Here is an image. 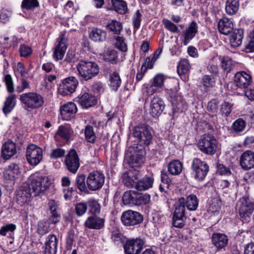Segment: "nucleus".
<instances>
[{
  "label": "nucleus",
  "instance_id": "1",
  "mask_svg": "<svg viewBox=\"0 0 254 254\" xmlns=\"http://www.w3.org/2000/svg\"><path fill=\"white\" fill-rule=\"evenodd\" d=\"M77 75L81 80L87 81L96 76L99 72V66L95 62L81 60L76 64Z\"/></svg>",
  "mask_w": 254,
  "mask_h": 254
},
{
  "label": "nucleus",
  "instance_id": "2",
  "mask_svg": "<svg viewBox=\"0 0 254 254\" xmlns=\"http://www.w3.org/2000/svg\"><path fill=\"white\" fill-rule=\"evenodd\" d=\"M185 201V198L182 197L178 199L175 205L172 224L176 228H182L185 225L187 219Z\"/></svg>",
  "mask_w": 254,
  "mask_h": 254
},
{
  "label": "nucleus",
  "instance_id": "3",
  "mask_svg": "<svg viewBox=\"0 0 254 254\" xmlns=\"http://www.w3.org/2000/svg\"><path fill=\"white\" fill-rule=\"evenodd\" d=\"M198 146L200 150L204 153L214 155L217 149V141L212 135L204 134L199 140Z\"/></svg>",
  "mask_w": 254,
  "mask_h": 254
},
{
  "label": "nucleus",
  "instance_id": "4",
  "mask_svg": "<svg viewBox=\"0 0 254 254\" xmlns=\"http://www.w3.org/2000/svg\"><path fill=\"white\" fill-rule=\"evenodd\" d=\"M20 100L26 109H38L42 107L44 103L43 97L35 92L22 94L20 96Z\"/></svg>",
  "mask_w": 254,
  "mask_h": 254
},
{
  "label": "nucleus",
  "instance_id": "5",
  "mask_svg": "<svg viewBox=\"0 0 254 254\" xmlns=\"http://www.w3.org/2000/svg\"><path fill=\"white\" fill-rule=\"evenodd\" d=\"M51 184L50 179L46 176H34L31 177V182L28 186L35 195L43 193Z\"/></svg>",
  "mask_w": 254,
  "mask_h": 254
},
{
  "label": "nucleus",
  "instance_id": "6",
  "mask_svg": "<svg viewBox=\"0 0 254 254\" xmlns=\"http://www.w3.org/2000/svg\"><path fill=\"white\" fill-rule=\"evenodd\" d=\"M105 181L104 174L99 171H93L89 174L86 179V185L91 190H97L103 186Z\"/></svg>",
  "mask_w": 254,
  "mask_h": 254
},
{
  "label": "nucleus",
  "instance_id": "7",
  "mask_svg": "<svg viewBox=\"0 0 254 254\" xmlns=\"http://www.w3.org/2000/svg\"><path fill=\"white\" fill-rule=\"evenodd\" d=\"M43 158V150L39 146L31 144L29 145L26 149V159L32 166L37 165Z\"/></svg>",
  "mask_w": 254,
  "mask_h": 254
},
{
  "label": "nucleus",
  "instance_id": "8",
  "mask_svg": "<svg viewBox=\"0 0 254 254\" xmlns=\"http://www.w3.org/2000/svg\"><path fill=\"white\" fill-rule=\"evenodd\" d=\"M191 168L194 174V178L198 181L203 180L209 171L207 164L197 158L193 159Z\"/></svg>",
  "mask_w": 254,
  "mask_h": 254
},
{
  "label": "nucleus",
  "instance_id": "9",
  "mask_svg": "<svg viewBox=\"0 0 254 254\" xmlns=\"http://www.w3.org/2000/svg\"><path fill=\"white\" fill-rule=\"evenodd\" d=\"M130 134L147 145H149L152 140V135L151 132L143 125L134 127Z\"/></svg>",
  "mask_w": 254,
  "mask_h": 254
},
{
  "label": "nucleus",
  "instance_id": "10",
  "mask_svg": "<svg viewBox=\"0 0 254 254\" xmlns=\"http://www.w3.org/2000/svg\"><path fill=\"white\" fill-rule=\"evenodd\" d=\"M123 224L127 226H134L143 220L142 215L138 212L128 210L124 211L121 216Z\"/></svg>",
  "mask_w": 254,
  "mask_h": 254
},
{
  "label": "nucleus",
  "instance_id": "11",
  "mask_svg": "<svg viewBox=\"0 0 254 254\" xmlns=\"http://www.w3.org/2000/svg\"><path fill=\"white\" fill-rule=\"evenodd\" d=\"M237 209L241 218L244 219L250 218L254 210V205L246 197H243L237 202Z\"/></svg>",
  "mask_w": 254,
  "mask_h": 254
},
{
  "label": "nucleus",
  "instance_id": "12",
  "mask_svg": "<svg viewBox=\"0 0 254 254\" xmlns=\"http://www.w3.org/2000/svg\"><path fill=\"white\" fill-rule=\"evenodd\" d=\"M78 84V81L73 76L64 79L59 88V92L63 96L70 95L74 92Z\"/></svg>",
  "mask_w": 254,
  "mask_h": 254
},
{
  "label": "nucleus",
  "instance_id": "13",
  "mask_svg": "<svg viewBox=\"0 0 254 254\" xmlns=\"http://www.w3.org/2000/svg\"><path fill=\"white\" fill-rule=\"evenodd\" d=\"M64 162L70 172L73 174L76 173L80 164L78 156L74 150H71L66 155Z\"/></svg>",
  "mask_w": 254,
  "mask_h": 254
},
{
  "label": "nucleus",
  "instance_id": "14",
  "mask_svg": "<svg viewBox=\"0 0 254 254\" xmlns=\"http://www.w3.org/2000/svg\"><path fill=\"white\" fill-rule=\"evenodd\" d=\"M144 243L140 239L127 241L124 250L126 254H138L142 249Z\"/></svg>",
  "mask_w": 254,
  "mask_h": 254
},
{
  "label": "nucleus",
  "instance_id": "15",
  "mask_svg": "<svg viewBox=\"0 0 254 254\" xmlns=\"http://www.w3.org/2000/svg\"><path fill=\"white\" fill-rule=\"evenodd\" d=\"M234 84L241 89H247L252 82L251 76L244 71L237 72L234 77Z\"/></svg>",
  "mask_w": 254,
  "mask_h": 254
},
{
  "label": "nucleus",
  "instance_id": "16",
  "mask_svg": "<svg viewBox=\"0 0 254 254\" xmlns=\"http://www.w3.org/2000/svg\"><path fill=\"white\" fill-rule=\"evenodd\" d=\"M165 108L164 101L158 96H154L150 101L149 113L153 118L161 115Z\"/></svg>",
  "mask_w": 254,
  "mask_h": 254
},
{
  "label": "nucleus",
  "instance_id": "17",
  "mask_svg": "<svg viewBox=\"0 0 254 254\" xmlns=\"http://www.w3.org/2000/svg\"><path fill=\"white\" fill-rule=\"evenodd\" d=\"M57 44L55 46L53 58L57 61L63 58L66 50V39L64 35L62 34L57 40Z\"/></svg>",
  "mask_w": 254,
  "mask_h": 254
},
{
  "label": "nucleus",
  "instance_id": "18",
  "mask_svg": "<svg viewBox=\"0 0 254 254\" xmlns=\"http://www.w3.org/2000/svg\"><path fill=\"white\" fill-rule=\"evenodd\" d=\"M240 165L245 171L249 170L254 167V153L251 151H246L241 156Z\"/></svg>",
  "mask_w": 254,
  "mask_h": 254
},
{
  "label": "nucleus",
  "instance_id": "19",
  "mask_svg": "<svg viewBox=\"0 0 254 254\" xmlns=\"http://www.w3.org/2000/svg\"><path fill=\"white\" fill-rule=\"evenodd\" d=\"M60 110L63 119L68 121L74 117L77 109L74 103L68 102L61 106Z\"/></svg>",
  "mask_w": 254,
  "mask_h": 254
},
{
  "label": "nucleus",
  "instance_id": "20",
  "mask_svg": "<svg viewBox=\"0 0 254 254\" xmlns=\"http://www.w3.org/2000/svg\"><path fill=\"white\" fill-rule=\"evenodd\" d=\"M16 153L15 143L11 140L5 142L1 148V156L4 160H8Z\"/></svg>",
  "mask_w": 254,
  "mask_h": 254
},
{
  "label": "nucleus",
  "instance_id": "21",
  "mask_svg": "<svg viewBox=\"0 0 254 254\" xmlns=\"http://www.w3.org/2000/svg\"><path fill=\"white\" fill-rule=\"evenodd\" d=\"M105 219L93 215L87 218L84 223L86 227L91 229H101L104 226Z\"/></svg>",
  "mask_w": 254,
  "mask_h": 254
},
{
  "label": "nucleus",
  "instance_id": "22",
  "mask_svg": "<svg viewBox=\"0 0 254 254\" xmlns=\"http://www.w3.org/2000/svg\"><path fill=\"white\" fill-rule=\"evenodd\" d=\"M139 175V172L135 170H129L123 174L122 176L123 182L127 187H133Z\"/></svg>",
  "mask_w": 254,
  "mask_h": 254
},
{
  "label": "nucleus",
  "instance_id": "23",
  "mask_svg": "<svg viewBox=\"0 0 254 254\" xmlns=\"http://www.w3.org/2000/svg\"><path fill=\"white\" fill-rule=\"evenodd\" d=\"M58 239L53 234L48 236L45 242V254H56L57 250Z\"/></svg>",
  "mask_w": 254,
  "mask_h": 254
},
{
  "label": "nucleus",
  "instance_id": "24",
  "mask_svg": "<svg viewBox=\"0 0 254 254\" xmlns=\"http://www.w3.org/2000/svg\"><path fill=\"white\" fill-rule=\"evenodd\" d=\"M212 244L217 249L220 250L225 247L228 244L227 237L221 233H213L211 236Z\"/></svg>",
  "mask_w": 254,
  "mask_h": 254
},
{
  "label": "nucleus",
  "instance_id": "25",
  "mask_svg": "<svg viewBox=\"0 0 254 254\" xmlns=\"http://www.w3.org/2000/svg\"><path fill=\"white\" fill-rule=\"evenodd\" d=\"M218 28L221 33L224 35H228L233 31V24L230 19L223 17L219 20L218 23Z\"/></svg>",
  "mask_w": 254,
  "mask_h": 254
},
{
  "label": "nucleus",
  "instance_id": "26",
  "mask_svg": "<svg viewBox=\"0 0 254 254\" xmlns=\"http://www.w3.org/2000/svg\"><path fill=\"white\" fill-rule=\"evenodd\" d=\"M243 30L242 29H235L229 37L230 43L232 47H239L242 43L243 38Z\"/></svg>",
  "mask_w": 254,
  "mask_h": 254
},
{
  "label": "nucleus",
  "instance_id": "27",
  "mask_svg": "<svg viewBox=\"0 0 254 254\" xmlns=\"http://www.w3.org/2000/svg\"><path fill=\"white\" fill-rule=\"evenodd\" d=\"M20 173L19 166L15 163H11L5 170L4 177L7 180L14 181Z\"/></svg>",
  "mask_w": 254,
  "mask_h": 254
},
{
  "label": "nucleus",
  "instance_id": "28",
  "mask_svg": "<svg viewBox=\"0 0 254 254\" xmlns=\"http://www.w3.org/2000/svg\"><path fill=\"white\" fill-rule=\"evenodd\" d=\"M48 206L50 211L51 218L52 222L56 223L59 221L60 215L59 213V202L54 199L49 200Z\"/></svg>",
  "mask_w": 254,
  "mask_h": 254
},
{
  "label": "nucleus",
  "instance_id": "29",
  "mask_svg": "<svg viewBox=\"0 0 254 254\" xmlns=\"http://www.w3.org/2000/svg\"><path fill=\"white\" fill-rule=\"evenodd\" d=\"M77 101L84 108H87L96 104L95 97L87 93H83L77 98Z\"/></svg>",
  "mask_w": 254,
  "mask_h": 254
},
{
  "label": "nucleus",
  "instance_id": "30",
  "mask_svg": "<svg viewBox=\"0 0 254 254\" xmlns=\"http://www.w3.org/2000/svg\"><path fill=\"white\" fill-rule=\"evenodd\" d=\"M198 32V25L196 22L192 21L187 28L184 37V45L189 44L190 41L195 36Z\"/></svg>",
  "mask_w": 254,
  "mask_h": 254
},
{
  "label": "nucleus",
  "instance_id": "31",
  "mask_svg": "<svg viewBox=\"0 0 254 254\" xmlns=\"http://www.w3.org/2000/svg\"><path fill=\"white\" fill-rule=\"evenodd\" d=\"M89 37L91 40L96 42H102L106 39V32L98 28H93L89 32Z\"/></svg>",
  "mask_w": 254,
  "mask_h": 254
},
{
  "label": "nucleus",
  "instance_id": "32",
  "mask_svg": "<svg viewBox=\"0 0 254 254\" xmlns=\"http://www.w3.org/2000/svg\"><path fill=\"white\" fill-rule=\"evenodd\" d=\"M246 127V121L242 118L237 119L231 126V132L235 135H241Z\"/></svg>",
  "mask_w": 254,
  "mask_h": 254
},
{
  "label": "nucleus",
  "instance_id": "33",
  "mask_svg": "<svg viewBox=\"0 0 254 254\" xmlns=\"http://www.w3.org/2000/svg\"><path fill=\"white\" fill-rule=\"evenodd\" d=\"M154 179L151 177H145L139 180L135 184V188L139 191L145 190L151 188Z\"/></svg>",
  "mask_w": 254,
  "mask_h": 254
},
{
  "label": "nucleus",
  "instance_id": "34",
  "mask_svg": "<svg viewBox=\"0 0 254 254\" xmlns=\"http://www.w3.org/2000/svg\"><path fill=\"white\" fill-rule=\"evenodd\" d=\"M16 104V97L14 95L8 96L4 103L2 111L5 114L9 113L14 108Z\"/></svg>",
  "mask_w": 254,
  "mask_h": 254
},
{
  "label": "nucleus",
  "instance_id": "35",
  "mask_svg": "<svg viewBox=\"0 0 254 254\" xmlns=\"http://www.w3.org/2000/svg\"><path fill=\"white\" fill-rule=\"evenodd\" d=\"M183 169V165L182 163L178 160H174L169 163L168 165V170L169 172L173 175H178L180 174Z\"/></svg>",
  "mask_w": 254,
  "mask_h": 254
},
{
  "label": "nucleus",
  "instance_id": "36",
  "mask_svg": "<svg viewBox=\"0 0 254 254\" xmlns=\"http://www.w3.org/2000/svg\"><path fill=\"white\" fill-rule=\"evenodd\" d=\"M113 9L120 14H125L127 10V3L123 0H111Z\"/></svg>",
  "mask_w": 254,
  "mask_h": 254
},
{
  "label": "nucleus",
  "instance_id": "37",
  "mask_svg": "<svg viewBox=\"0 0 254 254\" xmlns=\"http://www.w3.org/2000/svg\"><path fill=\"white\" fill-rule=\"evenodd\" d=\"M32 193V191L29 186L22 187L18 192V199L21 200L22 202H26L30 199Z\"/></svg>",
  "mask_w": 254,
  "mask_h": 254
},
{
  "label": "nucleus",
  "instance_id": "38",
  "mask_svg": "<svg viewBox=\"0 0 254 254\" xmlns=\"http://www.w3.org/2000/svg\"><path fill=\"white\" fill-rule=\"evenodd\" d=\"M239 8V2L238 0H227L225 5V11L229 15H233L237 13Z\"/></svg>",
  "mask_w": 254,
  "mask_h": 254
},
{
  "label": "nucleus",
  "instance_id": "39",
  "mask_svg": "<svg viewBox=\"0 0 254 254\" xmlns=\"http://www.w3.org/2000/svg\"><path fill=\"white\" fill-rule=\"evenodd\" d=\"M143 156L136 152L130 156L128 159V163L131 167L133 168H136L140 166L143 163Z\"/></svg>",
  "mask_w": 254,
  "mask_h": 254
},
{
  "label": "nucleus",
  "instance_id": "40",
  "mask_svg": "<svg viewBox=\"0 0 254 254\" xmlns=\"http://www.w3.org/2000/svg\"><path fill=\"white\" fill-rule=\"evenodd\" d=\"M185 206L190 211L195 210L198 205V199L196 196L193 194H190L186 199Z\"/></svg>",
  "mask_w": 254,
  "mask_h": 254
},
{
  "label": "nucleus",
  "instance_id": "41",
  "mask_svg": "<svg viewBox=\"0 0 254 254\" xmlns=\"http://www.w3.org/2000/svg\"><path fill=\"white\" fill-rule=\"evenodd\" d=\"M72 133V130L69 126H61L56 132V136L59 135L62 138L67 140L69 139Z\"/></svg>",
  "mask_w": 254,
  "mask_h": 254
},
{
  "label": "nucleus",
  "instance_id": "42",
  "mask_svg": "<svg viewBox=\"0 0 254 254\" xmlns=\"http://www.w3.org/2000/svg\"><path fill=\"white\" fill-rule=\"evenodd\" d=\"M16 228V226L12 223L5 225L0 228V235L3 236L7 235L12 238Z\"/></svg>",
  "mask_w": 254,
  "mask_h": 254
},
{
  "label": "nucleus",
  "instance_id": "43",
  "mask_svg": "<svg viewBox=\"0 0 254 254\" xmlns=\"http://www.w3.org/2000/svg\"><path fill=\"white\" fill-rule=\"evenodd\" d=\"M121 79L119 73L116 71L110 75V85L113 90H117L121 84Z\"/></svg>",
  "mask_w": 254,
  "mask_h": 254
},
{
  "label": "nucleus",
  "instance_id": "44",
  "mask_svg": "<svg viewBox=\"0 0 254 254\" xmlns=\"http://www.w3.org/2000/svg\"><path fill=\"white\" fill-rule=\"evenodd\" d=\"M101 56L102 59L110 63H116L117 61V52L114 50H109L103 54Z\"/></svg>",
  "mask_w": 254,
  "mask_h": 254
},
{
  "label": "nucleus",
  "instance_id": "45",
  "mask_svg": "<svg viewBox=\"0 0 254 254\" xmlns=\"http://www.w3.org/2000/svg\"><path fill=\"white\" fill-rule=\"evenodd\" d=\"M190 68L189 62L187 59H182L180 61L178 66L177 71L179 74H184L188 73Z\"/></svg>",
  "mask_w": 254,
  "mask_h": 254
},
{
  "label": "nucleus",
  "instance_id": "46",
  "mask_svg": "<svg viewBox=\"0 0 254 254\" xmlns=\"http://www.w3.org/2000/svg\"><path fill=\"white\" fill-rule=\"evenodd\" d=\"M84 134L86 140L91 143H93L96 140V134L92 126L88 125L84 129Z\"/></svg>",
  "mask_w": 254,
  "mask_h": 254
},
{
  "label": "nucleus",
  "instance_id": "47",
  "mask_svg": "<svg viewBox=\"0 0 254 254\" xmlns=\"http://www.w3.org/2000/svg\"><path fill=\"white\" fill-rule=\"evenodd\" d=\"M87 204L89 207V211L92 214L96 215L100 213L101 206L96 200L90 198L87 201Z\"/></svg>",
  "mask_w": 254,
  "mask_h": 254
},
{
  "label": "nucleus",
  "instance_id": "48",
  "mask_svg": "<svg viewBox=\"0 0 254 254\" xmlns=\"http://www.w3.org/2000/svg\"><path fill=\"white\" fill-rule=\"evenodd\" d=\"M107 28L115 34H119L122 30V24L120 22L113 20L107 25Z\"/></svg>",
  "mask_w": 254,
  "mask_h": 254
},
{
  "label": "nucleus",
  "instance_id": "49",
  "mask_svg": "<svg viewBox=\"0 0 254 254\" xmlns=\"http://www.w3.org/2000/svg\"><path fill=\"white\" fill-rule=\"evenodd\" d=\"M219 59L221 62L222 68L227 72H230L233 66V61L229 57H220Z\"/></svg>",
  "mask_w": 254,
  "mask_h": 254
},
{
  "label": "nucleus",
  "instance_id": "50",
  "mask_svg": "<svg viewBox=\"0 0 254 254\" xmlns=\"http://www.w3.org/2000/svg\"><path fill=\"white\" fill-rule=\"evenodd\" d=\"M150 201V195L147 193L137 192L136 205H144Z\"/></svg>",
  "mask_w": 254,
  "mask_h": 254
},
{
  "label": "nucleus",
  "instance_id": "51",
  "mask_svg": "<svg viewBox=\"0 0 254 254\" xmlns=\"http://www.w3.org/2000/svg\"><path fill=\"white\" fill-rule=\"evenodd\" d=\"M218 58L217 56L213 57L209 62V64L207 67L210 72L213 74H216L218 72V68L217 66Z\"/></svg>",
  "mask_w": 254,
  "mask_h": 254
},
{
  "label": "nucleus",
  "instance_id": "52",
  "mask_svg": "<svg viewBox=\"0 0 254 254\" xmlns=\"http://www.w3.org/2000/svg\"><path fill=\"white\" fill-rule=\"evenodd\" d=\"M39 6L37 0H23L21 7L26 10H30Z\"/></svg>",
  "mask_w": 254,
  "mask_h": 254
},
{
  "label": "nucleus",
  "instance_id": "53",
  "mask_svg": "<svg viewBox=\"0 0 254 254\" xmlns=\"http://www.w3.org/2000/svg\"><path fill=\"white\" fill-rule=\"evenodd\" d=\"M76 186L78 189L82 191H85L87 187L85 183V176L84 175H80L77 177L76 179Z\"/></svg>",
  "mask_w": 254,
  "mask_h": 254
},
{
  "label": "nucleus",
  "instance_id": "54",
  "mask_svg": "<svg viewBox=\"0 0 254 254\" xmlns=\"http://www.w3.org/2000/svg\"><path fill=\"white\" fill-rule=\"evenodd\" d=\"M162 23L165 28L168 30L173 33H176L178 31V27L170 20L168 19H164L162 21Z\"/></svg>",
  "mask_w": 254,
  "mask_h": 254
},
{
  "label": "nucleus",
  "instance_id": "55",
  "mask_svg": "<svg viewBox=\"0 0 254 254\" xmlns=\"http://www.w3.org/2000/svg\"><path fill=\"white\" fill-rule=\"evenodd\" d=\"M232 105L229 103L225 102L221 106L220 113L222 115L228 117L231 112Z\"/></svg>",
  "mask_w": 254,
  "mask_h": 254
},
{
  "label": "nucleus",
  "instance_id": "56",
  "mask_svg": "<svg viewBox=\"0 0 254 254\" xmlns=\"http://www.w3.org/2000/svg\"><path fill=\"white\" fill-rule=\"evenodd\" d=\"M164 80L165 77L163 74L160 73L157 74L153 78V80L152 83L157 88L161 87L164 84Z\"/></svg>",
  "mask_w": 254,
  "mask_h": 254
},
{
  "label": "nucleus",
  "instance_id": "57",
  "mask_svg": "<svg viewBox=\"0 0 254 254\" xmlns=\"http://www.w3.org/2000/svg\"><path fill=\"white\" fill-rule=\"evenodd\" d=\"M20 56L23 57H28L32 53V50L30 47L26 45H22L19 48Z\"/></svg>",
  "mask_w": 254,
  "mask_h": 254
},
{
  "label": "nucleus",
  "instance_id": "58",
  "mask_svg": "<svg viewBox=\"0 0 254 254\" xmlns=\"http://www.w3.org/2000/svg\"><path fill=\"white\" fill-rule=\"evenodd\" d=\"M141 14L139 12V10H137L134 14L132 18L133 27L135 30L138 29L140 27V22L141 21Z\"/></svg>",
  "mask_w": 254,
  "mask_h": 254
},
{
  "label": "nucleus",
  "instance_id": "59",
  "mask_svg": "<svg viewBox=\"0 0 254 254\" xmlns=\"http://www.w3.org/2000/svg\"><path fill=\"white\" fill-rule=\"evenodd\" d=\"M116 46L122 51L125 52L127 50V45L125 41V39L122 37H117Z\"/></svg>",
  "mask_w": 254,
  "mask_h": 254
},
{
  "label": "nucleus",
  "instance_id": "60",
  "mask_svg": "<svg viewBox=\"0 0 254 254\" xmlns=\"http://www.w3.org/2000/svg\"><path fill=\"white\" fill-rule=\"evenodd\" d=\"M215 82L213 77L209 75H205L202 78V84L204 87H210L214 85Z\"/></svg>",
  "mask_w": 254,
  "mask_h": 254
},
{
  "label": "nucleus",
  "instance_id": "61",
  "mask_svg": "<svg viewBox=\"0 0 254 254\" xmlns=\"http://www.w3.org/2000/svg\"><path fill=\"white\" fill-rule=\"evenodd\" d=\"M65 153V150L61 148H57L54 149L51 154V158L57 159L63 157Z\"/></svg>",
  "mask_w": 254,
  "mask_h": 254
},
{
  "label": "nucleus",
  "instance_id": "62",
  "mask_svg": "<svg viewBox=\"0 0 254 254\" xmlns=\"http://www.w3.org/2000/svg\"><path fill=\"white\" fill-rule=\"evenodd\" d=\"M87 205L82 202L78 203L75 207V211L78 216L83 215L87 210Z\"/></svg>",
  "mask_w": 254,
  "mask_h": 254
},
{
  "label": "nucleus",
  "instance_id": "63",
  "mask_svg": "<svg viewBox=\"0 0 254 254\" xmlns=\"http://www.w3.org/2000/svg\"><path fill=\"white\" fill-rule=\"evenodd\" d=\"M4 81L8 91L12 93L14 91V87L11 75L6 74L4 77Z\"/></svg>",
  "mask_w": 254,
  "mask_h": 254
},
{
  "label": "nucleus",
  "instance_id": "64",
  "mask_svg": "<svg viewBox=\"0 0 254 254\" xmlns=\"http://www.w3.org/2000/svg\"><path fill=\"white\" fill-rule=\"evenodd\" d=\"M207 109L212 113H216L218 110V101L216 100H213L209 102L207 105Z\"/></svg>",
  "mask_w": 254,
  "mask_h": 254
}]
</instances>
